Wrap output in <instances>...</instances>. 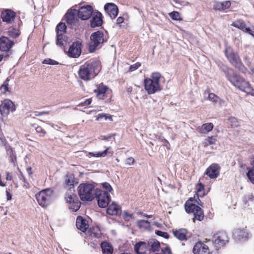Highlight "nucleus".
Segmentation results:
<instances>
[{
	"label": "nucleus",
	"mask_w": 254,
	"mask_h": 254,
	"mask_svg": "<svg viewBox=\"0 0 254 254\" xmlns=\"http://www.w3.org/2000/svg\"><path fill=\"white\" fill-rule=\"evenodd\" d=\"M227 79L231 83L240 90L247 94L254 96V89L249 81H247L231 68L223 70Z\"/></svg>",
	"instance_id": "1"
},
{
	"label": "nucleus",
	"mask_w": 254,
	"mask_h": 254,
	"mask_svg": "<svg viewBox=\"0 0 254 254\" xmlns=\"http://www.w3.org/2000/svg\"><path fill=\"white\" fill-rule=\"evenodd\" d=\"M101 69L99 62L96 61H88L80 66L78 75L81 79L87 81L97 76Z\"/></svg>",
	"instance_id": "2"
},
{
	"label": "nucleus",
	"mask_w": 254,
	"mask_h": 254,
	"mask_svg": "<svg viewBox=\"0 0 254 254\" xmlns=\"http://www.w3.org/2000/svg\"><path fill=\"white\" fill-rule=\"evenodd\" d=\"M161 74L159 72H152L149 77L144 79V89L149 94H153L162 90L160 84Z\"/></svg>",
	"instance_id": "3"
},
{
	"label": "nucleus",
	"mask_w": 254,
	"mask_h": 254,
	"mask_svg": "<svg viewBox=\"0 0 254 254\" xmlns=\"http://www.w3.org/2000/svg\"><path fill=\"white\" fill-rule=\"evenodd\" d=\"M224 53L227 60L232 65L238 68L242 73H246L247 68L242 63L239 53L235 51L232 47L230 46H226L224 51Z\"/></svg>",
	"instance_id": "4"
},
{
	"label": "nucleus",
	"mask_w": 254,
	"mask_h": 254,
	"mask_svg": "<svg viewBox=\"0 0 254 254\" xmlns=\"http://www.w3.org/2000/svg\"><path fill=\"white\" fill-rule=\"evenodd\" d=\"M77 191L78 195L82 201H91L95 198L96 189L92 184H80L77 188Z\"/></svg>",
	"instance_id": "5"
},
{
	"label": "nucleus",
	"mask_w": 254,
	"mask_h": 254,
	"mask_svg": "<svg viewBox=\"0 0 254 254\" xmlns=\"http://www.w3.org/2000/svg\"><path fill=\"white\" fill-rule=\"evenodd\" d=\"M53 191L50 189L43 190L36 194L38 204L43 207H47L51 203Z\"/></svg>",
	"instance_id": "6"
},
{
	"label": "nucleus",
	"mask_w": 254,
	"mask_h": 254,
	"mask_svg": "<svg viewBox=\"0 0 254 254\" xmlns=\"http://www.w3.org/2000/svg\"><path fill=\"white\" fill-rule=\"evenodd\" d=\"M96 88L93 90L96 98L99 100H109L112 98V91L109 87L101 82L95 85Z\"/></svg>",
	"instance_id": "7"
},
{
	"label": "nucleus",
	"mask_w": 254,
	"mask_h": 254,
	"mask_svg": "<svg viewBox=\"0 0 254 254\" xmlns=\"http://www.w3.org/2000/svg\"><path fill=\"white\" fill-rule=\"evenodd\" d=\"M105 42L104 33L98 31L93 33L90 36V41L89 44V51L90 53L94 52L98 47Z\"/></svg>",
	"instance_id": "8"
},
{
	"label": "nucleus",
	"mask_w": 254,
	"mask_h": 254,
	"mask_svg": "<svg viewBox=\"0 0 254 254\" xmlns=\"http://www.w3.org/2000/svg\"><path fill=\"white\" fill-rule=\"evenodd\" d=\"M95 197L96 198L99 207L105 208L109 205L111 201V196L109 193L102 191L99 189H96Z\"/></svg>",
	"instance_id": "9"
},
{
	"label": "nucleus",
	"mask_w": 254,
	"mask_h": 254,
	"mask_svg": "<svg viewBox=\"0 0 254 254\" xmlns=\"http://www.w3.org/2000/svg\"><path fill=\"white\" fill-rule=\"evenodd\" d=\"M228 242L229 238L226 232L219 231L213 235V243L216 250L224 247Z\"/></svg>",
	"instance_id": "10"
},
{
	"label": "nucleus",
	"mask_w": 254,
	"mask_h": 254,
	"mask_svg": "<svg viewBox=\"0 0 254 254\" xmlns=\"http://www.w3.org/2000/svg\"><path fill=\"white\" fill-rule=\"evenodd\" d=\"M65 199L68 203L69 209L72 212H76L79 210L81 206V202L76 194L66 193Z\"/></svg>",
	"instance_id": "11"
},
{
	"label": "nucleus",
	"mask_w": 254,
	"mask_h": 254,
	"mask_svg": "<svg viewBox=\"0 0 254 254\" xmlns=\"http://www.w3.org/2000/svg\"><path fill=\"white\" fill-rule=\"evenodd\" d=\"M77 12L80 19L82 20H87L91 17L94 11L92 5L87 4L81 6Z\"/></svg>",
	"instance_id": "12"
},
{
	"label": "nucleus",
	"mask_w": 254,
	"mask_h": 254,
	"mask_svg": "<svg viewBox=\"0 0 254 254\" xmlns=\"http://www.w3.org/2000/svg\"><path fill=\"white\" fill-rule=\"evenodd\" d=\"M64 19L66 23L69 25H73L76 24L79 21L77 10L75 9H69L64 15Z\"/></svg>",
	"instance_id": "13"
},
{
	"label": "nucleus",
	"mask_w": 254,
	"mask_h": 254,
	"mask_svg": "<svg viewBox=\"0 0 254 254\" xmlns=\"http://www.w3.org/2000/svg\"><path fill=\"white\" fill-rule=\"evenodd\" d=\"M233 236L236 240L246 241L249 238L250 233L246 226L235 229L233 232Z\"/></svg>",
	"instance_id": "14"
},
{
	"label": "nucleus",
	"mask_w": 254,
	"mask_h": 254,
	"mask_svg": "<svg viewBox=\"0 0 254 254\" xmlns=\"http://www.w3.org/2000/svg\"><path fill=\"white\" fill-rule=\"evenodd\" d=\"M82 43L80 41L73 42L69 47L67 52V55L71 58H77L81 53Z\"/></svg>",
	"instance_id": "15"
},
{
	"label": "nucleus",
	"mask_w": 254,
	"mask_h": 254,
	"mask_svg": "<svg viewBox=\"0 0 254 254\" xmlns=\"http://www.w3.org/2000/svg\"><path fill=\"white\" fill-rule=\"evenodd\" d=\"M221 167L217 163H212L206 170L205 174L210 179H216L219 174Z\"/></svg>",
	"instance_id": "16"
},
{
	"label": "nucleus",
	"mask_w": 254,
	"mask_h": 254,
	"mask_svg": "<svg viewBox=\"0 0 254 254\" xmlns=\"http://www.w3.org/2000/svg\"><path fill=\"white\" fill-rule=\"evenodd\" d=\"M194 254H210L209 247L205 243L199 241L195 243L193 248Z\"/></svg>",
	"instance_id": "17"
},
{
	"label": "nucleus",
	"mask_w": 254,
	"mask_h": 254,
	"mask_svg": "<svg viewBox=\"0 0 254 254\" xmlns=\"http://www.w3.org/2000/svg\"><path fill=\"white\" fill-rule=\"evenodd\" d=\"M92 18L90 20V26L92 28L101 26L103 24V15L98 10H95L93 13Z\"/></svg>",
	"instance_id": "18"
},
{
	"label": "nucleus",
	"mask_w": 254,
	"mask_h": 254,
	"mask_svg": "<svg viewBox=\"0 0 254 254\" xmlns=\"http://www.w3.org/2000/svg\"><path fill=\"white\" fill-rule=\"evenodd\" d=\"M15 17V12L10 9L3 10L1 13V17L2 21L8 24L13 22Z\"/></svg>",
	"instance_id": "19"
},
{
	"label": "nucleus",
	"mask_w": 254,
	"mask_h": 254,
	"mask_svg": "<svg viewBox=\"0 0 254 254\" xmlns=\"http://www.w3.org/2000/svg\"><path fill=\"white\" fill-rule=\"evenodd\" d=\"M104 9L111 19H115L119 13L118 7L113 3H107L104 6Z\"/></svg>",
	"instance_id": "20"
},
{
	"label": "nucleus",
	"mask_w": 254,
	"mask_h": 254,
	"mask_svg": "<svg viewBox=\"0 0 254 254\" xmlns=\"http://www.w3.org/2000/svg\"><path fill=\"white\" fill-rule=\"evenodd\" d=\"M102 234L100 228L98 226L90 227L86 233V238L87 240L93 238H101Z\"/></svg>",
	"instance_id": "21"
},
{
	"label": "nucleus",
	"mask_w": 254,
	"mask_h": 254,
	"mask_svg": "<svg viewBox=\"0 0 254 254\" xmlns=\"http://www.w3.org/2000/svg\"><path fill=\"white\" fill-rule=\"evenodd\" d=\"M199 207V206L196 204L195 195L194 197H190L188 200H187L184 205L185 211L188 214H190L191 212H193L197 209V207Z\"/></svg>",
	"instance_id": "22"
},
{
	"label": "nucleus",
	"mask_w": 254,
	"mask_h": 254,
	"mask_svg": "<svg viewBox=\"0 0 254 254\" xmlns=\"http://www.w3.org/2000/svg\"><path fill=\"white\" fill-rule=\"evenodd\" d=\"M15 107L13 103L10 100H5L0 106V112L3 115H7L10 110L14 111Z\"/></svg>",
	"instance_id": "23"
},
{
	"label": "nucleus",
	"mask_w": 254,
	"mask_h": 254,
	"mask_svg": "<svg viewBox=\"0 0 254 254\" xmlns=\"http://www.w3.org/2000/svg\"><path fill=\"white\" fill-rule=\"evenodd\" d=\"M14 42L8 38L2 37L0 38V50L7 52L13 45Z\"/></svg>",
	"instance_id": "24"
},
{
	"label": "nucleus",
	"mask_w": 254,
	"mask_h": 254,
	"mask_svg": "<svg viewBox=\"0 0 254 254\" xmlns=\"http://www.w3.org/2000/svg\"><path fill=\"white\" fill-rule=\"evenodd\" d=\"M231 26L236 27L245 33L249 34H252L251 33L252 32V29L249 27H247L246 24L243 19H240L235 20L232 22Z\"/></svg>",
	"instance_id": "25"
},
{
	"label": "nucleus",
	"mask_w": 254,
	"mask_h": 254,
	"mask_svg": "<svg viewBox=\"0 0 254 254\" xmlns=\"http://www.w3.org/2000/svg\"><path fill=\"white\" fill-rule=\"evenodd\" d=\"M76 226L78 229L83 232H85L89 228V224L87 220L84 219L82 216H78L76 221Z\"/></svg>",
	"instance_id": "26"
},
{
	"label": "nucleus",
	"mask_w": 254,
	"mask_h": 254,
	"mask_svg": "<svg viewBox=\"0 0 254 254\" xmlns=\"http://www.w3.org/2000/svg\"><path fill=\"white\" fill-rule=\"evenodd\" d=\"M172 232L174 236L180 241H186L188 239L187 235L188 231L186 229L173 230Z\"/></svg>",
	"instance_id": "27"
},
{
	"label": "nucleus",
	"mask_w": 254,
	"mask_h": 254,
	"mask_svg": "<svg viewBox=\"0 0 254 254\" xmlns=\"http://www.w3.org/2000/svg\"><path fill=\"white\" fill-rule=\"evenodd\" d=\"M148 252L149 253L159 251L161 249L160 243L155 240H151L147 242Z\"/></svg>",
	"instance_id": "28"
},
{
	"label": "nucleus",
	"mask_w": 254,
	"mask_h": 254,
	"mask_svg": "<svg viewBox=\"0 0 254 254\" xmlns=\"http://www.w3.org/2000/svg\"><path fill=\"white\" fill-rule=\"evenodd\" d=\"M134 250L138 254H144L148 252L147 243L139 242L134 245Z\"/></svg>",
	"instance_id": "29"
},
{
	"label": "nucleus",
	"mask_w": 254,
	"mask_h": 254,
	"mask_svg": "<svg viewBox=\"0 0 254 254\" xmlns=\"http://www.w3.org/2000/svg\"><path fill=\"white\" fill-rule=\"evenodd\" d=\"M112 147L111 146L107 147L106 149L103 151H99L96 152H90L89 154L90 156L94 157H104L108 154L112 156L114 152L111 150Z\"/></svg>",
	"instance_id": "30"
},
{
	"label": "nucleus",
	"mask_w": 254,
	"mask_h": 254,
	"mask_svg": "<svg viewBox=\"0 0 254 254\" xmlns=\"http://www.w3.org/2000/svg\"><path fill=\"white\" fill-rule=\"evenodd\" d=\"M191 213H192L193 215V217L192 218V221L193 222H195L196 221H202L204 219V212L200 206L199 207H197V209L193 212H191Z\"/></svg>",
	"instance_id": "31"
},
{
	"label": "nucleus",
	"mask_w": 254,
	"mask_h": 254,
	"mask_svg": "<svg viewBox=\"0 0 254 254\" xmlns=\"http://www.w3.org/2000/svg\"><path fill=\"white\" fill-rule=\"evenodd\" d=\"M103 254H112L113 248L111 243L107 241L102 242L100 244Z\"/></svg>",
	"instance_id": "32"
},
{
	"label": "nucleus",
	"mask_w": 254,
	"mask_h": 254,
	"mask_svg": "<svg viewBox=\"0 0 254 254\" xmlns=\"http://www.w3.org/2000/svg\"><path fill=\"white\" fill-rule=\"evenodd\" d=\"M108 206L107 213L110 215H117L120 210V207L115 202H112L111 204H109Z\"/></svg>",
	"instance_id": "33"
},
{
	"label": "nucleus",
	"mask_w": 254,
	"mask_h": 254,
	"mask_svg": "<svg viewBox=\"0 0 254 254\" xmlns=\"http://www.w3.org/2000/svg\"><path fill=\"white\" fill-rule=\"evenodd\" d=\"M214 126L212 123H208L203 124L197 130L202 133H207L211 131L213 128Z\"/></svg>",
	"instance_id": "34"
},
{
	"label": "nucleus",
	"mask_w": 254,
	"mask_h": 254,
	"mask_svg": "<svg viewBox=\"0 0 254 254\" xmlns=\"http://www.w3.org/2000/svg\"><path fill=\"white\" fill-rule=\"evenodd\" d=\"M65 183L67 186H73L77 182L73 174L68 173L65 176Z\"/></svg>",
	"instance_id": "35"
},
{
	"label": "nucleus",
	"mask_w": 254,
	"mask_h": 254,
	"mask_svg": "<svg viewBox=\"0 0 254 254\" xmlns=\"http://www.w3.org/2000/svg\"><path fill=\"white\" fill-rule=\"evenodd\" d=\"M137 226L140 229H143L145 230H150L151 229L150 222L148 220H139L137 222Z\"/></svg>",
	"instance_id": "36"
},
{
	"label": "nucleus",
	"mask_w": 254,
	"mask_h": 254,
	"mask_svg": "<svg viewBox=\"0 0 254 254\" xmlns=\"http://www.w3.org/2000/svg\"><path fill=\"white\" fill-rule=\"evenodd\" d=\"M196 193L195 195L197 197H202L205 195L204 186L201 183H198L196 186Z\"/></svg>",
	"instance_id": "37"
},
{
	"label": "nucleus",
	"mask_w": 254,
	"mask_h": 254,
	"mask_svg": "<svg viewBox=\"0 0 254 254\" xmlns=\"http://www.w3.org/2000/svg\"><path fill=\"white\" fill-rule=\"evenodd\" d=\"M67 41V37L66 36L63 34H57V41L56 44L60 47L64 46Z\"/></svg>",
	"instance_id": "38"
},
{
	"label": "nucleus",
	"mask_w": 254,
	"mask_h": 254,
	"mask_svg": "<svg viewBox=\"0 0 254 254\" xmlns=\"http://www.w3.org/2000/svg\"><path fill=\"white\" fill-rule=\"evenodd\" d=\"M217 137L216 136H208L205 138L202 142V145L204 147L215 144L217 141Z\"/></svg>",
	"instance_id": "39"
},
{
	"label": "nucleus",
	"mask_w": 254,
	"mask_h": 254,
	"mask_svg": "<svg viewBox=\"0 0 254 254\" xmlns=\"http://www.w3.org/2000/svg\"><path fill=\"white\" fill-rule=\"evenodd\" d=\"M251 165L253 167L248 170L247 175L251 183L254 184V156L252 157Z\"/></svg>",
	"instance_id": "40"
},
{
	"label": "nucleus",
	"mask_w": 254,
	"mask_h": 254,
	"mask_svg": "<svg viewBox=\"0 0 254 254\" xmlns=\"http://www.w3.org/2000/svg\"><path fill=\"white\" fill-rule=\"evenodd\" d=\"M208 99L215 104L219 103L221 105L223 102V100L219 97L213 93H209Z\"/></svg>",
	"instance_id": "41"
},
{
	"label": "nucleus",
	"mask_w": 254,
	"mask_h": 254,
	"mask_svg": "<svg viewBox=\"0 0 254 254\" xmlns=\"http://www.w3.org/2000/svg\"><path fill=\"white\" fill-rule=\"evenodd\" d=\"M66 26L64 23L60 22L56 27L57 34H63L66 32Z\"/></svg>",
	"instance_id": "42"
},
{
	"label": "nucleus",
	"mask_w": 254,
	"mask_h": 254,
	"mask_svg": "<svg viewBox=\"0 0 254 254\" xmlns=\"http://www.w3.org/2000/svg\"><path fill=\"white\" fill-rule=\"evenodd\" d=\"M6 150L7 154L9 156L11 161L14 163L16 160V157L12 148L10 146H8L6 147Z\"/></svg>",
	"instance_id": "43"
},
{
	"label": "nucleus",
	"mask_w": 254,
	"mask_h": 254,
	"mask_svg": "<svg viewBox=\"0 0 254 254\" xmlns=\"http://www.w3.org/2000/svg\"><path fill=\"white\" fill-rule=\"evenodd\" d=\"M169 16L172 19L176 21H182L183 18L181 17L180 13L177 11H173L169 13Z\"/></svg>",
	"instance_id": "44"
},
{
	"label": "nucleus",
	"mask_w": 254,
	"mask_h": 254,
	"mask_svg": "<svg viewBox=\"0 0 254 254\" xmlns=\"http://www.w3.org/2000/svg\"><path fill=\"white\" fill-rule=\"evenodd\" d=\"M9 81V77H7L0 87L1 91L3 93H5L7 92H9L8 84Z\"/></svg>",
	"instance_id": "45"
},
{
	"label": "nucleus",
	"mask_w": 254,
	"mask_h": 254,
	"mask_svg": "<svg viewBox=\"0 0 254 254\" xmlns=\"http://www.w3.org/2000/svg\"><path fill=\"white\" fill-rule=\"evenodd\" d=\"M19 179L23 182V187L26 189L30 188L29 183L27 181L25 176L21 171H19Z\"/></svg>",
	"instance_id": "46"
},
{
	"label": "nucleus",
	"mask_w": 254,
	"mask_h": 254,
	"mask_svg": "<svg viewBox=\"0 0 254 254\" xmlns=\"http://www.w3.org/2000/svg\"><path fill=\"white\" fill-rule=\"evenodd\" d=\"M156 138L163 143V146H165L168 150H170L171 148V145L169 142L162 136H156Z\"/></svg>",
	"instance_id": "47"
},
{
	"label": "nucleus",
	"mask_w": 254,
	"mask_h": 254,
	"mask_svg": "<svg viewBox=\"0 0 254 254\" xmlns=\"http://www.w3.org/2000/svg\"><path fill=\"white\" fill-rule=\"evenodd\" d=\"M36 132L39 134L40 137H44L46 134L47 132L42 127L37 126L35 128Z\"/></svg>",
	"instance_id": "48"
},
{
	"label": "nucleus",
	"mask_w": 254,
	"mask_h": 254,
	"mask_svg": "<svg viewBox=\"0 0 254 254\" xmlns=\"http://www.w3.org/2000/svg\"><path fill=\"white\" fill-rule=\"evenodd\" d=\"M103 188L104 189L103 191L105 192H107L109 193L113 190V189L109 183L105 182L103 183L102 184Z\"/></svg>",
	"instance_id": "49"
},
{
	"label": "nucleus",
	"mask_w": 254,
	"mask_h": 254,
	"mask_svg": "<svg viewBox=\"0 0 254 254\" xmlns=\"http://www.w3.org/2000/svg\"><path fill=\"white\" fill-rule=\"evenodd\" d=\"M103 118H105L106 120L107 119H109L110 121H113L112 116L110 115H108L105 113H102L98 114L97 116V120H99L101 119H102Z\"/></svg>",
	"instance_id": "50"
},
{
	"label": "nucleus",
	"mask_w": 254,
	"mask_h": 254,
	"mask_svg": "<svg viewBox=\"0 0 254 254\" xmlns=\"http://www.w3.org/2000/svg\"><path fill=\"white\" fill-rule=\"evenodd\" d=\"M141 66V63L139 62H137L135 64H132L130 66L128 71L132 72L138 69Z\"/></svg>",
	"instance_id": "51"
},
{
	"label": "nucleus",
	"mask_w": 254,
	"mask_h": 254,
	"mask_svg": "<svg viewBox=\"0 0 254 254\" xmlns=\"http://www.w3.org/2000/svg\"><path fill=\"white\" fill-rule=\"evenodd\" d=\"M92 98H90L87 99L84 101L81 102L79 104V106H80L82 107H87L89 105L91 104V103H92Z\"/></svg>",
	"instance_id": "52"
},
{
	"label": "nucleus",
	"mask_w": 254,
	"mask_h": 254,
	"mask_svg": "<svg viewBox=\"0 0 254 254\" xmlns=\"http://www.w3.org/2000/svg\"><path fill=\"white\" fill-rule=\"evenodd\" d=\"M221 3L223 11L228 9L231 6V3L230 1H224L221 2Z\"/></svg>",
	"instance_id": "53"
},
{
	"label": "nucleus",
	"mask_w": 254,
	"mask_h": 254,
	"mask_svg": "<svg viewBox=\"0 0 254 254\" xmlns=\"http://www.w3.org/2000/svg\"><path fill=\"white\" fill-rule=\"evenodd\" d=\"M43 63L44 64L50 65H56L58 64V63L57 61L50 59H45L43 61Z\"/></svg>",
	"instance_id": "54"
},
{
	"label": "nucleus",
	"mask_w": 254,
	"mask_h": 254,
	"mask_svg": "<svg viewBox=\"0 0 254 254\" xmlns=\"http://www.w3.org/2000/svg\"><path fill=\"white\" fill-rule=\"evenodd\" d=\"M155 234L159 236L163 237L166 239H168L169 238V235L167 232L157 230L155 232Z\"/></svg>",
	"instance_id": "55"
},
{
	"label": "nucleus",
	"mask_w": 254,
	"mask_h": 254,
	"mask_svg": "<svg viewBox=\"0 0 254 254\" xmlns=\"http://www.w3.org/2000/svg\"><path fill=\"white\" fill-rule=\"evenodd\" d=\"M116 135V133H111L107 135H100L99 139L101 140H109Z\"/></svg>",
	"instance_id": "56"
},
{
	"label": "nucleus",
	"mask_w": 254,
	"mask_h": 254,
	"mask_svg": "<svg viewBox=\"0 0 254 254\" xmlns=\"http://www.w3.org/2000/svg\"><path fill=\"white\" fill-rule=\"evenodd\" d=\"M214 9L219 11H223L221 2H217L214 5Z\"/></svg>",
	"instance_id": "57"
},
{
	"label": "nucleus",
	"mask_w": 254,
	"mask_h": 254,
	"mask_svg": "<svg viewBox=\"0 0 254 254\" xmlns=\"http://www.w3.org/2000/svg\"><path fill=\"white\" fill-rule=\"evenodd\" d=\"M6 140L3 136L2 133L0 131V144L2 145H5Z\"/></svg>",
	"instance_id": "58"
},
{
	"label": "nucleus",
	"mask_w": 254,
	"mask_h": 254,
	"mask_svg": "<svg viewBox=\"0 0 254 254\" xmlns=\"http://www.w3.org/2000/svg\"><path fill=\"white\" fill-rule=\"evenodd\" d=\"M134 163V159L133 157H130L127 158L126 164L129 165H133Z\"/></svg>",
	"instance_id": "59"
},
{
	"label": "nucleus",
	"mask_w": 254,
	"mask_h": 254,
	"mask_svg": "<svg viewBox=\"0 0 254 254\" xmlns=\"http://www.w3.org/2000/svg\"><path fill=\"white\" fill-rule=\"evenodd\" d=\"M125 18L122 16L119 17L117 19V24H120L124 22Z\"/></svg>",
	"instance_id": "60"
},
{
	"label": "nucleus",
	"mask_w": 254,
	"mask_h": 254,
	"mask_svg": "<svg viewBox=\"0 0 254 254\" xmlns=\"http://www.w3.org/2000/svg\"><path fill=\"white\" fill-rule=\"evenodd\" d=\"M13 179L12 176L10 174L9 172H6V180L7 181H11Z\"/></svg>",
	"instance_id": "61"
},
{
	"label": "nucleus",
	"mask_w": 254,
	"mask_h": 254,
	"mask_svg": "<svg viewBox=\"0 0 254 254\" xmlns=\"http://www.w3.org/2000/svg\"><path fill=\"white\" fill-rule=\"evenodd\" d=\"M26 171L30 177H32L33 175L32 169L31 167H28L26 168Z\"/></svg>",
	"instance_id": "62"
},
{
	"label": "nucleus",
	"mask_w": 254,
	"mask_h": 254,
	"mask_svg": "<svg viewBox=\"0 0 254 254\" xmlns=\"http://www.w3.org/2000/svg\"><path fill=\"white\" fill-rule=\"evenodd\" d=\"M140 214L141 215H143V216L146 217L147 218H151L153 217L152 215H147V214L143 213L142 212H140Z\"/></svg>",
	"instance_id": "63"
},
{
	"label": "nucleus",
	"mask_w": 254,
	"mask_h": 254,
	"mask_svg": "<svg viewBox=\"0 0 254 254\" xmlns=\"http://www.w3.org/2000/svg\"><path fill=\"white\" fill-rule=\"evenodd\" d=\"M229 120L232 123H237L238 122L237 121V119L234 117H231L230 118Z\"/></svg>",
	"instance_id": "64"
}]
</instances>
